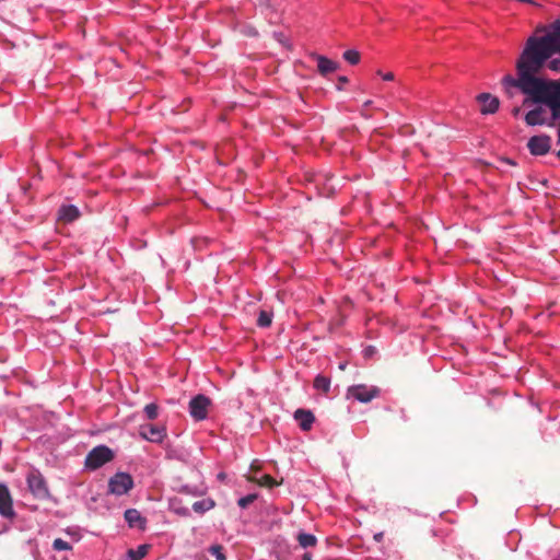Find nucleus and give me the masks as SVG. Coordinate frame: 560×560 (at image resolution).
Returning <instances> with one entry per match:
<instances>
[{
    "mask_svg": "<svg viewBox=\"0 0 560 560\" xmlns=\"http://www.w3.org/2000/svg\"><path fill=\"white\" fill-rule=\"evenodd\" d=\"M302 560H312V553L311 552H305L302 557Z\"/></svg>",
    "mask_w": 560,
    "mask_h": 560,
    "instance_id": "33",
    "label": "nucleus"
},
{
    "mask_svg": "<svg viewBox=\"0 0 560 560\" xmlns=\"http://www.w3.org/2000/svg\"><path fill=\"white\" fill-rule=\"evenodd\" d=\"M330 377H327L325 375L318 374L313 382V386L316 390L322 392L324 394H328L330 390Z\"/></svg>",
    "mask_w": 560,
    "mask_h": 560,
    "instance_id": "18",
    "label": "nucleus"
},
{
    "mask_svg": "<svg viewBox=\"0 0 560 560\" xmlns=\"http://www.w3.org/2000/svg\"><path fill=\"white\" fill-rule=\"evenodd\" d=\"M218 478H219V479H224V478H225V475H224L223 472H220V474L218 475Z\"/></svg>",
    "mask_w": 560,
    "mask_h": 560,
    "instance_id": "35",
    "label": "nucleus"
},
{
    "mask_svg": "<svg viewBox=\"0 0 560 560\" xmlns=\"http://www.w3.org/2000/svg\"><path fill=\"white\" fill-rule=\"evenodd\" d=\"M527 148L533 155H545L550 151L551 137L548 135H538L529 138Z\"/></svg>",
    "mask_w": 560,
    "mask_h": 560,
    "instance_id": "8",
    "label": "nucleus"
},
{
    "mask_svg": "<svg viewBox=\"0 0 560 560\" xmlns=\"http://www.w3.org/2000/svg\"><path fill=\"white\" fill-rule=\"evenodd\" d=\"M209 552L215 557L217 560H226V557L221 545H212L209 547Z\"/></svg>",
    "mask_w": 560,
    "mask_h": 560,
    "instance_id": "26",
    "label": "nucleus"
},
{
    "mask_svg": "<svg viewBox=\"0 0 560 560\" xmlns=\"http://www.w3.org/2000/svg\"><path fill=\"white\" fill-rule=\"evenodd\" d=\"M210 406L211 399L203 394H199L192 397L189 401V415L195 421H202L207 419Z\"/></svg>",
    "mask_w": 560,
    "mask_h": 560,
    "instance_id": "6",
    "label": "nucleus"
},
{
    "mask_svg": "<svg viewBox=\"0 0 560 560\" xmlns=\"http://www.w3.org/2000/svg\"><path fill=\"white\" fill-rule=\"evenodd\" d=\"M150 549V545L143 544L137 549H129L122 560H142Z\"/></svg>",
    "mask_w": 560,
    "mask_h": 560,
    "instance_id": "17",
    "label": "nucleus"
},
{
    "mask_svg": "<svg viewBox=\"0 0 560 560\" xmlns=\"http://www.w3.org/2000/svg\"><path fill=\"white\" fill-rule=\"evenodd\" d=\"M144 415L149 420H154L159 416V406L154 402L148 404L144 409Z\"/></svg>",
    "mask_w": 560,
    "mask_h": 560,
    "instance_id": "22",
    "label": "nucleus"
},
{
    "mask_svg": "<svg viewBox=\"0 0 560 560\" xmlns=\"http://www.w3.org/2000/svg\"><path fill=\"white\" fill-rule=\"evenodd\" d=\"M66 532H67V534H69V535H73V533H72V530H71L70 528H68Z\"/></svg>",
    "mask_w": 560,
    "mask_h": 560,
    "instance_id": "38",
    "label": "nucleus"
},
{
    "mask_svg": "<svg viewBox=\"0 0 560 560\" xmlns=\"http://www.w3.org/2000/svg\"><path fill=\"white\" fill-rule=\"evenodd\" d=\"M293 417L299 422V425L303 431H310L315 422V417L311 410L302 408L296 409Z\"/></svg>",
    "mask_w": 560,
    "mask_h": 560,
    "instance_id": "13",
    "label": "nucleus"
},
{
    "mask_svg": "<svg viewBox=\"0 0 560 560\" xmlns=\"http://www.w3.org/2000/svg\"><path fill=\"white\" fill-rule=\"evenodd\" d=\"M26 482L32 494L39 499L45 500L49 497V490L44 476L36 469L30 471L26 477Z\"/></svg>",
    "mask_w": 560,
    "mask_h": 560,
    "instance_id": "4",
    "label": "nucleus"
},
{
    "mask_svg": "<svg viewBox=\"0 0 560 560\" xmlns=\"http://www.w3.org/2000/svg\"><path fill=\"white\" fill-rule=\"evenodd\" d=\"M557 156L560 159V150L557 152Z\"/></svg>",
    "mask_w": 560,
    "mask_h": 560,
    "instance_id": "39",
    "label": "nucleus"
},
{
    "mask_svg": "<svg viewBox=\"0 0 560 560\" xmlns=\"http://www.w3.org/2000/svg\"><path fill=\"white\" fill-rule=\"evenodd\" d=\"M377 75L382 77L384 81H393L395 79V75L393 72H386L383 73L381 70H377Z\"/></svg>",
    "mask_w": 560,
    "mask_h": 560,
    "instance_id": "29",
    "label": "nucleus"
},
{
    "mask_svg": "<svg viewBox=\"0 0 560 560\" xmlns=\"http://www.w3.org/2000/svg\"><path fill=\"white\" fill-rule=\"evenodd\" d=\"M258 483L262 487H268V488H273L275 486H277V481L269 475H264Z\"/></svg>",
    "mask_w": 560,
    "mask_h": 560,
    "instance_id": "27",
    "label": "nucleus"
},
{
    "mask_svg": "<svg viewBox=\"0 0 560 560\" xmlns=\"http://www.w3.org/2000/svg\"><path fill=\"white\" fill-rule=\"evenodd\" d=\"M215 506L214 500L207 498L202 499L200 501H196L192 504V510L198 514H203L210 510H212Z\"/></svg>",
    "mask_w": 560,
    "mask_h": 560,
    "instance_id": "19",
    "label": "nucleus"
},
{
    "mask_svg": "<svg viewBox=\"0 0 560 560\" xmlns=\"http://www.w3.org/2000/svg\"><path fill=\"white\" fill-rule=\"evenodd\" d=\"M257 499V494L256 493H249L245 497H242L238 499L237 501V505L241 508V509H246L247 506H249L255 500Z\"/></svg>",
    "mask_w": 560,
    "mask_h": 560,
    "instance_id": "25",
    "label": "nucleus"
},
{
    "mask_svg": "<svg viewBox=\"0 0 560 560\" xmlns=\"http://www.w3.org/2000/svg\"><path fill=\"white\" fill-rule=\"evenodd\" d=\"M194 560H209L205 555L195 556Z\"/></svg>",
    "mask_w": 560,
    "mask_h": 560,
    "instance_id": "32",
    "label": "nucleus"
},
{
    "mask_svg": "<svg viewBox=\"0 0 560 560\" xmlns=\"http://www.w3.org/2000/svg\"><path fill=\"white\" fill-rule=\"evenodd\" d=\"M79 217H80V211L73 205L61 206L58 211V218L65 222H73Z\"/></svg>",
    "mask_w": 560,
    "mask_h": 560,
    "instance_id": "16",
    "label": "nucleus"
},
{
    "mask_svg": "<svg viewBox=\"0 0 560 560\" xmlns=\"http://www.w3.org/2000/svg\"><path fill=\"white\" fill-rule=\"evenodd\" d=\"M299 545L302 548L314 547L317 544V538L313 534L300 532L296 536Z\"/></svg>",
    "mask_w": 560,
    "mask_h": 560,
    "instance_id": "20",
    "label": "nucleus"
},
{
    "mask_svg": "<svg viewBox=\"0 0 560 560\" xmlns=\"http://www.w3.org/2000/svg\"><path fill=\"white\" fill-rule=\"evenodd\" d=\"M52 549L56 551H69L72 550V546L61 538H56L52 541Z\"/></svg>",
    "mask_w": 560,
    "mask_h": 560,
    "instance_id": "24",
    "label": "nucleus"
},
{
    "mask_svg": "<svg viewBox=\"0 0 560 560\" xmlns=\"http://www.w3.org/2000/svg\"><path fill=\"white\" fill-rule=\"evenodd\" d=\"M557 54H560V49H559V50H557Z\"/></svg>",
    "mask_w": 560,
    "mask_h": 560,
    "instance_id": "40",
    "label": "nucleus"
},
{
    "mask_svg": "<svg viewBox=\"0 0 560 560\" xmlns=\"http://www.w3.org/2000/svg\"><path fill=\"white\" fill-rule=\"evenodd\" d=\"M548 68L551 70V71H555V72H560V59L558 58H555V59H551L549 62H548Z\"/></svg>",
    "mask_w": 560,
    "mask_h": 560,
    "instance_id": "28",
    "label": "nucleus"
},
{
    "mask_svg": "<svg viewBox=\"0 0 560 560\" xmlns=\"http://www.w3.org/2000/svg\"><path fill=\"white\" fill-rule=\"evenodd\" d=\"M380 395L376 386H366L364 384L352 385L347 390V396L360 402L366 404Z\"/></svg>",
    "mask_w": 560,
    "mask_h": 560,
    "instance_id": "7",
    "label": "nucleus"
},
{
    "mask_svg": "<svg viewBox=\"0 0 560 560\" xmlns=\"http://www.w3.org/2000/svg\"><path fill=\"white\" fill-rule=\"evenodd\" d=\"M314 58L317 61V69L322 75H327L329 73H332L339 68L338 62H336L325 56L314 55Z\"/></svg>",
    "mask_w": 560,
    "mask_h": 560,
    "instance_id": "14",
    "label": "nucleus"
},
{
    "mask_svg": "<svg viewBox=\"0 0 560 560\" xmlns=\"http://www.w3.org/2000/svg\"><path fill=\"white\" fill-rule=\"evenodd\" d=\"M346 365H347L346 363H340V364H339V369H340V370H345V369H346Z\"/></svg>",
    "mask_w": 560,
    "mask_h": 560,
    "instance_id": "34",
    "label": "nucleus"
},
{
    "mask_svg": "<svg viewBox=\"0 0 560 560\" xmlns=\"http://www.w3.org/2000/svg\"><path fill=\"white\" fill-rule=\"evenodd\" d=\"M525 121L528 126H540L546 122L545 119V109L542 107H536L529 110L525 115Z\"/></svg>",
    "mask_w": 560,
    "mask_h": 560,
    "instance_id": "15",
    "label": "nucleus"
},
{
    "mask_svg": "<svg viewBox=\"0 0 560 560\" xmlns=\"http://www.w3.org/2000/svg\"><path fill=\"white\" fill-rule=\"evenodd\" d=\"M272 323V313L268 311H260L258 318H257V325L261 328H267Z\"/></svg>",
    "mask_w": 560,
    "mask_h": 560,
    "instance_id": "21",
    "label": "nucleus"
},
{
    "mask_svg": "<svg viewBox=\"0 0 560 560\" xmlns=\"http://www.w3.org/2000/svg\"><path fill=\"white\" fill-rule=\"evenodd\" d=\"M114 458L113 451L106 445L92 448L85 457V467L91 470L98 469Z\"/></svg>",
    "mask_w": 560,
    "mask_h": 560,
    "instance_id": "3",
    "label": "nucleus"
},
{
    "mask_svg": "<svg viewBox=\"0 0 560 560\" xmlns=\"http://www.w3.org/2000/svg\"><path fill=\"white\" fill-rule=\"evenodd\" d=\"M139 434L147 441L161 443L166 436V430L164 427L147 423L139 427Z\"/></svg>",
    "mask_w": 560,
    "mask_h": 560,
    "instance_id": "9",
    "label": "nucleus"
},
{
    "mask_svg": "<svg viewBox=\"0 0 560 560\" xmlns=\"http://www.w3.org/2000/svg\"><path fill=\"white\" fill-rule=\"evenodd\" d=\"M124 517L130 528L144 530L147 527V518L136 509L126 510Z\"/></svg>",
    "mask_w": 560,
    "mask_h": 560,
    "instance_id": "11",
    "label": "nucleus"
},
{
    "mask_svg": "<svg viewBox=\"0 0 560 560\" xmlns=\"http://www.w3.org/2000/svg\"><path fill=\"white\" fill-rule=\"evenodd\" d=\"M545 63L526 44L517 62V78L508 74L503 77V85L518 88L524 94L530 96L536 103H542L549 107L551 114H556L560 102V80L546 81L536 77Z\"/></svg>",
    "mask_w": 560,
    "mask_h": 560,
    "instance_id": "1",
    "label": "nucleus"
},
{
    "mask_svg": "<svg viewBox=\"0 0 560 560\" xmlns=\"http://www.w3.org/2000/svg\"><path fill=\"white\" fill-rule=\"evenodd\" d=\"M338 81H339V83H340V84H339V85H337V89H338V90H341V89H342L341 84H346V83H348V78H347V77L341 75V77H339V78H338Z\"/></svg>",
    "mask_w": 560,
    "mask_h": 560,
    "instance_id": "30",
    "label": "nucleus"
},
{
    "mask_svg": "<svg viewBox=\"0 0 560 560\" xmlns=\"http://www.w3.org/2000/svg\"><path fill=\"white\" fill-rule=\"evenodd\" d=\"M133 488V479L127 472H116L108 480V492L117 497L128 493Z\"/></svg>",
    "mask_w": 560,
    "mask_h": 560,
    "instance_id": "5",
    "label": "nucleus"
},
{
    "mask_svg": "<svg viewBox=\"0 0 560 560\" xmlns=\"http://www.w3.org/2000/svg\"><path fill=\"white\" fill-rule=\"evenodd\" d=\"M371 104H372V101H370V100H369V101H366V102L364 103V106H370Z\"/></svg>",
    "mask_w": 560,
    "mask_h": 560,
    "instance_id": "36",
    "label": "nucleus"
},
{
    "mask_svg": "<svg viewBox=\"0 0 560 560\" xmlns=\"http://www.w3.org/2000/svg\"><path fill=\"white\" fill-rule=\"evenodd\" d=\"M0 515L9 520L15 516L11 493L4 483H0Z\"/></svg>",
    "mask_w": 560,
    "mask_h": 560,
    "instance_id": "10",
    "label": "nucleus"
},
{
    "mask_svg": "<svg viewBox=\"0 0 560 560\" xmlns=\"http://www.w3.org/2000/svg\"><path fill=\"white\" fill-rule=\"evenodd\" d=\"M373 538L375 541L381 542L384 538V533L383 532L376 533V534H374Z\"/></svg>",
    "mask_w": 560,
    "mask_h": 560,
    "instance_id": "31",
    "label": "nucleus"
},
{
    "mask_svg": "<svg viewBox=\"0 0 560 560\" xmlns=\"http://www.w3.org/2000/svg\"><path fill=\"white\" fill-rule=\"evenodd\" d=\"M343 59L350 65H357L360 61V54L358 50L348 49L343 52Z\"/></svg>",
    "mask_w": 560,
    "mask_h": 560,
    "instance_id": "23",
    "label": "nucleus"
},
{
    "mask_svg": "<svg viewBox=\"0 0 560 560\" xmlns=\"http://www.w3.org/2000/svg\"><path fill=\"white\" fill-rule=\"evenodd\" d=\"M477 98L481 105L480 112L482 114H494L499 109L500 102L498 97L489 93H481Z\"/></svg>",
    "mask_w": 560,
    "mask_h": 560,
    "instance_id": "12",
    "label": "nucleus"
},
{
    "mask_svg": "<svg viewBox=\"0 0 560 560\" xmlns=\"http://www.w3.org/2000/svg\"><path fill=\"white\" fill-rule=\"evenodd\" d=\"M506 162H508L509 164H511V165H515V163H514L512 160H510V159H506Z\"/></svg>",
    "mask_w": 560,
    "mask_h": 560,
    "instance_id": "37",
    "label": "nucleus"
},
{
    "mask_svg": "<svg viewBox=\"0 0 560 560\" xmlns=\"http://www.w3.org/2000/svg\"><path fill=\"white\" fill-rule=\"evenodd\" d=\"M526 44L546 65V62L560 50V21L552 25V31L544 36H530Z\"/></svg>",
    "mask_w": 560,
    "mask_h": 560,
    "instance_id": "2",
    "label": "nucleus"
}]
</instances>
